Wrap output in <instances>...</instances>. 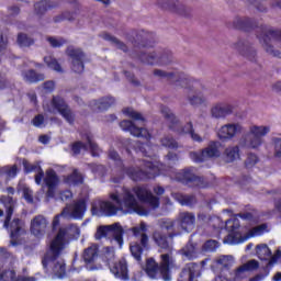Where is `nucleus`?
Returning <instances> with one entry per match:
<instances>
[{
    "instance_id": "1",
    "label": "nucleus",
    "mask_w": 281,
    "mask_h": 281,
    "mask_svg": "<svg viewBox=\"0 0 281 281\" xmlns=\"http://www.w3.org/2000/svg\"><path fill=\"white\" fill-rule=\"evenodd\" d=\"M111 199L114 201L115 205L111 202H99L92 206V214L95 216H100L101 214L113 216V214H117V212H123V214L135 213L139 216H146L148 212L142 207L138 201L148 203L151 207L159 206V200L154 196L148 189L142 187L123 189L121 193H113Z\"/></svg>"
},
{
    "instance_id": "2",
    "label": "nucleus",
    "mask_w": 281,
    "mask_h": 281,
    "mask_svg": "<svg viewBox=\"0 0 281 281\" xmlns=\"http://www.w3.org/2000/svg\"><path fill=\"white\" fill-rule=\"evenodd\" d=\"M65 245H67V228H59L57 236L50 243L49 251L42 260L43 267L49 265L53 278H58L59 280H63L67 276L65 260L57 258L60 256V251L65 249Z\"/></svg>"
},
{
    "instance_id": "3",
    "label": "nucleus",
    "mask_w": 281,
    "mask_h": 281,
    "mask_svg": "<svg viewBox=\"0 0 281 281\" xmlns=\"http://www.w3.org/2000/svg\"><path fill=\"white\" fill-rule=\"evenodd\" d=\"M226 229H228V236L224 240L228 245H240L249 240V238H256L257 236H262L269 232V227L266 224L256 226L254 228H240V223L238 220L233 218L226 222Z\"/></svg>"
},
{
    "instance_id": "4",
    "label": "nucleus",
    "mask_w": 281,
    "mask_h": 281,
    "mask_svg": "<svg viewBox=\"0 0 281 281\" xmlns=\"http://www.w3.org/2000/svg\"><path fill=\"white\" fill-rule=\"evenodd\" d=\"M0 203H3L7 214L3 227L10 232L11 240L16 241L21 236H25V223L20 218H13V221H11L14 210H16V201L10 196L3 195L0 198Z\"/></svg>"
},
{
    "instance_id": "5",
    "label": "nucleus",
    "mask_w": 281,
    "mask_h": 281,
    "mask_svg": "<svg viewBox=\"0 0 281 281\" xmlns=\"http://www.w3.org/2000/svg\"><path fill=\"white\" fill-rule=\"evenodd\" d=\"M175 260L170 255H161V263L160 267H157L155 259H148L146 263L145 271L151 280H157L158 278H162L165 281L170 280V267Z\"/></svg>"
},
{
    "instance_id": "6",
    "label": "nucleus",
    "mask_w": 281,
    "mask_h": 281,
    "mask_svg": "<svg viewBox=\"0 0 281 281\" xmlns=\"http://www.w3.org/2000/svg\"><path fill=\"white\" fill-rule=\"evenodd\" d=\"M123 113L126 115V117H131L135 121V123L132 121H122L120 126L123 128V131H128L131 135H134V137H150L148 130L137 127V122H144V116H142V114L135 112L133 108L123 109Z\"/></svg>"
},
{
    "instance_id": "7",
    "label": "nucleus",
    "mask_w": 281,
    "mask_h": 281,
    "mask_svg": "<svg viewBox=\"0 0 281 281\" xmlns=\"http://www.w3.org/2000/svg\"><path fill=\"white\" fill-rule=\"evenodd\" d=\"M45 111L48 113H59L66 122L71 123V109L69 104L63 99V97H53L50 103L44 105Z\"/></svg>"
},
{
    "instance_id": "8",
    "label": "nucleus",
    "mask_w": 281,
    "mask_h": 281,
    "mask_svg": "<svg viewBox=\"0 0 281 281\" xmlns=\"http://www.w3.org/2000/svg\"><path fill=\"white\" fill-rule=\"evenodd\" d=\"M123 234H124V228H122V225L116 223L108 226H100L97 229L95 238L97 240H100V238H106L109 236H113L114 243H116L119 247H122V245H124V239L122 238Z\"/></svg>"
},
{
    "instance_id": "9",
    "label": "nucleus",
    "mask_w": 281,
    "mask_h": 281,
    "mask_svg": "<svg viewBox=\"0 0 281 281\" xmlns=\"http://www.w3.org/2000/svg\"><path fill=\"white\" fill-rule=\"evenodd\" d=\"M240 133H243V125L240 123H228L218 130L217 137L222 142H229V139H234Z\"/></svg>"
},
{
    "instance_id": "10",
    "label": "nucleus",
    "mask_w": 281,
    "mask_h": 281,
    "mask_svg": "<svg viewBox=\"0 0 281 281\" xmlns=\"http://www.w3.org/2000/svg\"><path fill=\"white\" fill-rule=\"evenodd\" d=\"M221 151H218V143H211L209 147L200 153H192L191 159L195 162L205 161L206 159H212V157H220Z\"/></svg>"
},
{
    "instance_id": "11",
    "label": "nucleus",
    "mask_w": 281,
    "mask_h": 281,
    "mask_svg": "<svg viewBox=\"0 0 281 281\" xmlns=\"http://www.w3.org/2000/svg\"><path fill=\"white\" fill-rule=\"evenodd\" d=\"M47 218L43 215H37L31 221V233L36 238H43L45 232H47Z\"/></svg>"
},
{
    "instance_id": "12",
    "label": "nucleus",
    "mask_w": 281,
    "mask_h": 281,
    "mask_svg": "<svg viewBox=\"0 0 281 281\" xmlns=\"http://www.w3.org/2000/svg\"><path fill=\"white\" fill-rule=\"evenodd\" d=\"M85 60H87V55L81 49H72V71L75 74H82L85 71Z\"/></svg>"
},
{
    "instance_id": "13",
    "label": "nucleus",
    "mask_w": 281,
    "mask_h": 281,
    "mask_svg": "<svg viewBox=\"0 0 281 281\" xmlns=\"http://www.w3.org/2000/svg\"><path fill=\"white\" fill-rule=\"evenodd\" d=\"M234 112V105L229 103H216L211 109V114L213 117H225Z\"/></svg>"
},
{
    "instance_id": "14",
    "label": "nucleus",
    "mask_w": 281,
    "mask_h": 281,
    "mask_svg": "<svg viewBox=\"0 0 281 281\" xmlns=\"http://www.w3.org/2000/svg\"><path fill=\"white\" fill-rule=\"evenodd\" d=\"M111 272L121 280H128V268L125 260H120L114 265H110Z\"/></svg>"
},
{
    "instance_id": "15",
    "label": "nucleus",
    "mask_w": 281,
    "mask_h": 281,
    "mask_svg": "<svg viewBox=\"0 0 281 281\" xmlns=\"http://www.w3.org/2000/svg\"><path fill=\"white\" fill-rule=\"evenodd\" d=\"M44 182L46 183V186L48 188L47 196H54V188H56V186L58 183V177L56 176V171L48 169L46 171Z\"/></svg>"
},
{
    "instance_id": "16",
    "label": "nucleus",
    "mask_w": 281,
    "mask_h": 281,
    "mask_svg": "<svg viewBox=\"0 0 281 281\" xmlns=\"http://www.w3.org/2000/svg\"><path fill=\"white\" fill-rule=\"evenodd\" d=\"M23 166H24V170H26V172H36V175H35V183L37 186H41V183L43 181V178L45 177V172L43 171L41 166H38V165H31L26 160H24Z\"/></svg>"
},
{
    "instance_id": "17",
    "label": "nucleus",
    "mask_w": 281,
    "mask_h": 281,
    "mask_svg": "<svg viewBox=\"0 0 281 281\" xmlns=\"http://www.w3.org/2000/svg\"><path fill=\"white\" fill-rule=\"evenodd\" d=\"M224 159L227 164H234L240 159V147L229 146L224 151Z\"/></svg>"
},
{
    "instance_id": "18",
    "label": "nucleus",
    "mask_w": 281,
    "mask_h": 281,
    "mask_svg": "<svg viewBox=\"0 0 281 281\" xmlns=\"http://www.w3.org/2000/svg\"><path fill=\"white\" fill-rule=\"evenodd\" d=\"M115 104V99L113 97H104L100 100H94L91 102V106L98 109L99 111H106V109H111Z\"/></svg>"
},
{
    "instance_id": "19",
    "label": "nucleus",
    "mask_w": 281,
    "mask_h": 281,
    "mask_svg": "<svg viewBox=\"0 0 281 281\" xmlns=\"http://www.w3.org/2000/svg\"><path fill=\"white\" fill-rule=\"evenodd\" d=\"M269 131H271V128L267 125H251L248 135L250 137H260L262 139L265 135H268Z\"/></svg>"
},
{
    "instance_id": "20",
    "label": "nucleus",
    "mask_w": 281,
    "mask_h": 281,
    "mask_svg": "<svg viewBox=\"0 0 281 281\" xmlns=\"http://www.w3.org/2000/svg\"><path fill=\"white\" fill-rule=\"evenodd\" d=\"M180 223L182 229H186V232H190V229L194 227V216L191 213H181Z\"/></svg>"
},
{
    "instance_id": "21",
    "label": "nucleus",
    "mask_w": 281,
    "mask_h": 281,
    "mask_svg": "<svg viewBox=\"0 0 281 281\" xmlns=\"http://www.w3.org/2000/svg\"><path fill=\"white\" fill-rule=\"evenodd\" d=\"M85 201L75 202L71 207V217L76 220L82 218L85 216Z\"/></svg>"
},
{
    "instance_id": "22",
    "label": "nucleus",
    "mask_w": 281,
    "mask_h": 281,
    "mask_svg": "<svg viewBox=\"0 0 281 281\" xmlns=\"http://www.w3.org/2000/svg\"><path fill=\"white\" fill-rule=\"evenodd\" d=\"M44 63L47 65L49 69H53V71H57L58 74H63V67L58 63V59H56L54 56L48 55L44 57Z\"/></svg>"
},
{
    "instance_id": "23",
    "label": "nucleus",
    "mask_w": 281,
    "mask_h": 281,
    "mask_svg": "<svg viewBox=\"0 0 281 281\" xmlns=\"http://www.w3.org/2000/svg\"><path fill=\"white\" fill-rule=\"evenodd\" d=\"M23 78L26 82H41V80H45V75L36 74L31 69L23 72Z\"/></svg>"
},
{
    "instance_id": "24",
    "label": "nucleus",
    "mask_w": 281,
    "mask_h": 281,
    "mask_svg": "<svg viewBox=\"0 0 281 281\" xmlns=\"http://www.w3.org/2000/svg\"><path fill=\"white\" fill-rule=\"evenodd\" d=\"M189 102L193 106H201V104H205L207 102V98L203 95V93L195 92L192 94H189Z\"/></svg>"
},
{
    "instance_id": "25",
    "label": "nucleus",
    "mask_w": 281,
    "mask_h": 281,
    "mask_svg": "<svg viewBox=\"0 0 281 281\" xmlns=\"http://www.w3.org/2000/svg\"><path fill=\"white\" fill-rule=\"evenodd\" d=\"M132 232H133L134 236H139V235L142 236L140 243H142L143 247H146V245L148 243V236H146V234H144V232H146V225L140 224L139 226L132 228Z\"/></svg>"
},
{
    "instance_id": "26",
    "label": "nucleus",
    "mask_w": 281,
    "mask_h": 281,
    "mask_svg": "<svg viewBox=\"0 0 281 281\" xmlns=\"http://www.w3.org/2000/svg\"><path fill=\"white\" fill-rule=\"evenodd\" d=\"M0 281H16V272L13 269L0 268Z\"/></svg>"
},
{
    "instance_id": "27",
    "label": "nucleus",
    "mask_w": 281,
    "mask_h": 281,
    "mask_svg": "<svg viewBox=\"0 0 281 281\" xmlns=\"http://www.w3.org/2000/svg\"><path fill=\"white\" fill-rule=\"evenodd\" d=\"M257 249V256L260 258V260H269L271 258V249L265 244H261L256 247Z\"/></svg>"
},
{
    "instance_id": "28",
    "label": "nucleus",
    "mask_w": 281,
    "mask_h": 281,
    "mask_svg": "<svg viewBox=\"0 0 281 281\" xmlns=\"http://www.w3.org/2000/svg\"><path fill=\"white\" fill-rule=\"evenodd\" d=\"M245 146L246 148H260V146H262V138L258 137V136H249L248 134V138L245 142Z\"/></svg>"
},
{
    "instance_id": "29",
    "label": "nucleus",
    "mask_w": 281,
    "mask_h": 281,
    "mask_svg": "<svg viewBox=\"0 0 281 281\" xmlns=\"http://www.w3.org/2000/svg\"><path fill=\"white\" fill-rule=\"evenodd\" d=\"M97 254H98V246L92 245L85 250L83 260L86 262H93V260H95Z\"/></svg>"
},
{
    "instance_id": "30",
    "label": "nucleus",
    "mask_w": 281,
    "mask_h": 281,
    "mask_svg": "<svg viewBox=\"0 0 281 281\" xmlns=\"http://www.w3.org/2000/svg\"><path fill=\"white\" fill-rule=\"evenodd\" d=\"M254 269H258V261L250 260L237 270L236 278H240L241 273H245V271H254Z\"/></svg>"
},
{
    "instance_id": "31",
    "label": "nucleus",
    "mask_w": 281,
    "mask_h": 281,
    "mask_svg": "<svg viewBox=\"0 0 281 281\" xmlns=\"http://www.w3.org/2000/svg\"><path fill=\"white\" fill-rule=\"evenodd\" d=\"M18 44L20 47H30L31 45H34V40L26 34L20 33L18 35Z\"/></svg>"
},
{
    "instance_id": "32",
    "label": "nucleus",
    "mask_w": 281,
    "mask_h": 281,
    "mask_svg": "<svg viewBox=\"0 0 281 281\" xmlns=\"http://www.w3.org/2000/svg\"><path fill=\"white\" fill-rule=\"evenodd\" d=\"M47 43L50 45V47H63V45H67V40L63 37H54L48 36L46 37Z\"/></svg>"
},
{
    "instance_id": "33",
    "label": "nucleus",
    "mask_w": 281,
    "mask_h": 281,
    "mask_svg": "<svg viewBox=\"0 0 281 281\" xmlns=\"http://www.w3.org/2000/svg\"><path fill=\"white\" fill-rule=\"evenodd\" d=\"M49 8L50 5L47 1L37 2L35 3V14H37V16H43V14H45Z\"/></svg>"
},
{
    "instance_id": "34",
    "label": "nucleus",
    "mask_w": 281,
    "mask_h": 281,
    "mask_svg": "<svg viewBox=\"0 0 281 281\" xmlns=\"http://www.w3.org/2000/svg\"><path fill=\"white\" fill-rule=\"evenodd\" d=\"M183 256L191 260V258H196V248L194 247V244L189 243L187 247L182 249Z\"/></svg>"
},
{
    "instance_id": "35",
    "label": "nucleus",
    "mask_w": 281,
    "mask_h": 281,
    "mask_svg": "<svg viewBox=\"0 0 281 281\" xmlns=\"http://www.w3.org/2000/svg\"><path fill=\"white\" fill-rule=\"evenodd\" d=\"M71 183L72 186H82L85 183V176L75 169L71 175Z\"/></svg>"
},
{
    "instance_id": "36",
    "label": "nucleus",
    "mask_w": 281,
    "mask_h": 281,
    "mask_svg": "<svg viewBox=\"0 0 281 281\" xmlns=\"http://www.w3.org/2000/svg\"><path fill=\"white\" fill-rule=\"evenodd\" d=\"M154 240L159 247H161V249H167V247H170V245L168 244V239H166V237H162L161 233L159 232H156L154 234Z\"/></svg>"
},
{
    "instance_id": "37",
    "label": "nucleus",
    "mask_w": 281,
    "mask_h": 281,
    "mask_svg": "<svg viewBox=\"0 0 281 281\" xmlns=\"http://www.w3.org/2000/svg\"><path fill=\"white\" fill-rule=\"evenodd\" d=\"M131 254L135 258V260L142 259V247H139V244H132L130 246Z\"/></svg>"
},
{
    "instance_id": "38",
    "label": "nucleus",
    "mask_w": 281,
    "mask_h": 281,
    "mask_svg": "<svg viewBox=\"0 0 281 281\" xmlns=\"http://www.w3.org/2000/svg\"><path fill=\"white\" fill-rule=\"evenodd\" d=\"M218 247V243L216 240H209L204 244L203 249L204 251H216Z\"/></svg>"
},
{
    "instance_id": "39",
    "label": "nucleus",
    "mask_w": 281,
    "mask_h": 281,
    "mask_svg": "<svg viewBox=\"0 0 281 281\" xmlns=\"http://www.w3.org/2000/svg\"><path fill=\"white\" fill-rule=\"evenodd\" d=\"M87 148L88 147L80 142H77L72 145V151L75 155H80V153H85Z\"/></svg>"
},
{
    "instance_id": "40",
    "label": "nucleus",
    "mask_w": 281,
    "mask_h": 281,
    "mask_svg": "<svg viewBox=\"0 0 281 281\" xmlns=\"http://www.w3.org/2000/svg\"><path fill=\"white\" fill-rule=\"evenodd\" d=\"M88 146H89L93 157H98V155H100V147H98V144H95V142L89 139L88 140Z\"/></svg>"
},
{
    "instance_id": "41",
    "label": "nucleus",
    "mask_w": 281,
    "mask_h": 281,
    "mask_svg": "<svg viewBox=\"0 0 281 281\" xmlns=\"http://www.w3.org/2000/svg\"><path fill=\"white\" fill-rule=\"evenodd\" d=\"M128 175H130L131 179H133L134 181H139V179H144L142 171H139L137 169H131L128 171Z\"/></svg>"
},
{
    "instance_id": "42",
    "label": "nucleus",
    "mask_w": 281,
    "mask_h": 281,
    "mask_svg": "<svg viewBox=\"0 0 281 281\" xmlns=\"http://www.w3.org/2000/svg\"><path fill=\"white\" fill-rule=\"evenodd\" d=\"M22 192L23 198L25 199V201H27V203H34V198L32 195V190H30V188L24 187Z\"/></svg>"
},
{
    "instance_id": "43",
    "label": "nucleus",
    "mask_w": 281,
    "mask_h": 281,
    "mask_svg": "<svg viewBox=\"0 0 281 281\" xmlns=\"http://www.w3.org/2000/svg\"><path fill=\"white\" fill-rule=\"evenodd\" d=\"M59 216L67 221H71V204H67Z\"/></svg>"
},
{
    "instance_id": "44",
    "label": "nucleus",
    "mask_w": 281,
    "mask_h": 281,
    "mask_svg": "<svg viewBox=\"0 0 281 281\" xmlns=\"http://www.w3.org/2000/svg\"><path fill=\"white\" fill-rule=\"evenodd\" d=\"M184 132L189 133L192 139H194V142H201V136H199V134L192 131V124H188L187 130Z\"/></svg>"
},
{
    "instance_id": "45",
    "label": "nucleus",
    "mask_w": 281,
    "mask_h": 281,
    "mask_svg": "<svg viewBox=\"0 0 281 281\" xmlns=\"http://www.w3.org/2000/svg\"><path fill=\"white\" fill-rule=\"evenodd\" d=\"M220 265H223L224 267H228V265H232L234 262V257L232 256H223L218 260Z\"/></svg>"
},
{
    "instance_id": "46",
    "label": "nucleus",
    "mask_w": 281,
    "mask_h": 281,
    "mask_svg": "<svg viewBox=\"0 0 281 281\" xmlns=\"http://www.w3.org/2000/svg\"><path fill=\"white\" fill-rule=\"evenodd\" d=\"M274 155L281 157V138H274Z\"/></svg>"
},
{
    "instance_id": "47",
    "label": "nucleus",
    "mask_w": 281,
    "mask_h": 281,
    "mask_svg": "<svg viewBox=\"0 0 281 281\" xmlns=\"http://www.w3.org/2000/svg\"><path fill=\"white\" fill-rule=\"evenodd\" d=\"M4 172L7 173V176H8L10 179L16 177V166H13V167H5V168H4Z\"/></svg>"
},
{
    "instance_id": "48",
    "label": "nucleus",
    "mask_w": 281,
    "mask_h": 281,
    "mask_svg": "<svg viewBox=\"0 0 281 281\" xmlns=\"http://www.w3.org/2000/svg\"><path fill=\"white\" fill-rule=\"evenodd\" d=\"M146 166L149 168V175L155 176L159 171V164L147 162Z\"/></svg>"
},
{
    "instance_id": "49",
    "label": "nucleus",
    "mask_w": 281,
    "mask_h": 281,
    "mask_svg": "<svg viewBox=\"0 0 281 281\" xmlns=\"http://www.w3.org/2000/svg\"><path fill=\"white\" fill-rule=\"evenodd\" d=\"M162 146H167L168 148H177V142L167 137L162 139Z\"/></svg>"
},
{
    "instance_id": "50",
    "label": "nucleus",
    "mask_w": 281,
    "mask_h": 281,
    "mask_svg": "<svg viewBox=\"0 0 281 281\" xmlns=\"http://www.w3.org/2000/svg\"><path fill=\"white\" fill-rule=\"evenodd\" d=\"M43 122H45V117L43 116V114H38L33 119V124L35 126H43Z\"/></svg>"
},
{
    "instance_id": "51",
    "label": "nucleus",
    "mask_w": 281,
    "mask_h": 281,
    "mask_svg": "<svg viewBox=\"0 0 281 281\" xmlns=\"http://www.w3.org/2000/svg\"><path fill=\"white\" fill-rule=\"evenodd\" d=\"M55 87H56V83L54 81H46L44 83V89L46 91H54Z\"/></svg>"
},
{
    "instance_id": "52",
    "label": "nucleus",
    "mask_w": 281,
    "mask_h": 281,
    "mask_svg": "<svg viewBox=\"0 0 281 281\" xmlns=\"http://www.w3.org/2000/svg\"><path fill=\"white\" fill-rule=\"evenodd\" d=\"M194 269H196V265H191V267L189 268V281L194 280Z\"/></svg>"
},
{
    "instance_id": "53",
    "label": "nucleus",
    "mask_w": 281,
    "mask_h": 281,
    "mask_svg": "<svg viewBox=\"0 0 281 281\" xmlns=\"http://www.w3.org/2000/svg\"><path fill=\"white\" fill-rule=\"evenodd\" d=\"M8 45V38L3 37L2 34H0V49H5Z\"/></svg>"
},
{
    "instance_id": "54",
    "label": "nucleus",
    "mask_w": 281,
    "mask_h": 281,
    "mask_svg": "<svg viewBox=\"0 0 281 281\" xmlns=\"http://www.w3.org/2000/svg\"><path fill=\"white\" fill-rule=\"evenodd\" d=\"M72 232H74L72 238L78 239L80 237V228H78V226L76 225H72Z\"/></svg>"
},
{
    "instance_id": "55",
    "label": "nucleus",
    "mask_w": 281,
    "mask_h": 281,
    "mask_svg": "<svg viewBox=\"0 0 281 281\" xmlns=\"http://www.w3.org/2000/svg\"><path fill=\"white\" fill-rule=\"evenodd\" d=\"M60 225V215H56L53 220V229H56Z\"/></svg>"
},
{
    "instance_id": "56",
    "label": "nucleus",
    "mask_w": 281,
    "mask_h": 281,
    "mask_svg": "<svg viewBox=\"0 0 281 281\" xmlns=\"http://www.w3.org/2000/svg\"><path fill=\"white\" fill-rule=\"evenodd\" d=\"M71 199V191H65L61 193V201H69Z\"/></svg>"
},
{
    "instance_id": "57",
    "label": "nucleus",
    "mask_w": 281,
    "mask_h": 281,
    "mask_svg": "<svg viewBox=\"0 0 281 281\" xmlns=\"http://www.w3.org/2000/svg\"><path fill=\"white\" fill-rule=\"evenodd\" d=\"M161 113L165 115V117H172V112L168 108H162Z\"/></svg>"
},
{
    "instance_id": "58",
    "label": "nucleus",
    "mask_w": 281,
    "mask_h": 281,
    "mask_svg": "<svg viewBox=\"0 0 281 281\" xmlns=\"http://www.w3.org/2000/svg\"><path fill=\"white\" fill-rule=\"evenodd\" d=\"M158 58H159V56L157 54H151V55H149L148 63L150 65H154V63H156Z\"/></svg>"
},
{
    "instance_id": "59",
    "label": "nucleus",
    "mask_w": 281,
    "mask_h": 281,
    "mask_svg": "<svg viewBox=\"0 0 281 281\" xmlns=\"http://www.w3.org/2000/svg\"><path fill=\"white\" fill-rule=\"evenodd\" d=\"M281 256V251L277 250L276 255L271 258V260L269 261V265H273L274 261L278 260V258H280Z\"/></svg>"
},
{
    "instance_id": "60",
    "label": "nucleus",
    "mask_w": 281,
    "mask_h": 281,
    "mask_svg": "<svg viewBox=\"0 0 281 281\" xmlns=\"http://www.w3.org/2000/svg\"><path fill=\"white\" fill-rule=\"evenodd\" d=\"M110 159H114V161H117V159H120V156L117 155V151L111 150L110 151Z\"/></svg>"
},
{
    "instance_id": "61",
    "label": "nucleus",
    "mask_w": 281,
    "mask_h": 281,
    "mask_svg": "<svg viewBox=\"0 0 281 281\" xmlns=\"http://www.w3.org/2000/svg\"><path fill=\"white\" fill-rule=\"evenodd\" d=\"M41 144H48L49 137L47 135L40 136Z\"/></svg>"
},
{
    "instance_id": "62",
    "label": "nucleus",
    "mask_w": 281,
    "mask_h": 281,
    "mask_svg": "<svg viewBox=\"0 0 281 281\" xmlns=\"http://www.w3.org/2000/svg\"><path fill=\"white\" fill-rule=\"evenodd\" d=\"M155 75L159 76L160 78H166L168 76L167 72L164 70H156Z\"/></svg>"
},
{
    "instance_id": "63",
    "label": "nucleus",
    "mask_w": 281,
    "mask_h": 281,
    "mask_svg": "<svg viewBox=\"0 0 281 281\" xmlns=\"http://www.w3.org/2000/svg\"><path fill=\"white\" fill-rule=\"evenodd\" d=\"M167 159L170 161V164H175V161H177V155L169 154Z\"/></svg>"
},
{
    "instance_id": "64",
    "label": "nucleus",
    "mask_w": 281,
    "mask_h": 281,
    "mask_svg": "<svg viewBox=\"0 0 281 281\" xmlns=\"http://www.w3.org/2000/svg\"><path fill=\"white\" fill-rule=\"evenodd\" d=\"M273 281H281V272H277L273 277Z\"/></svg>"
}]
</instances>
